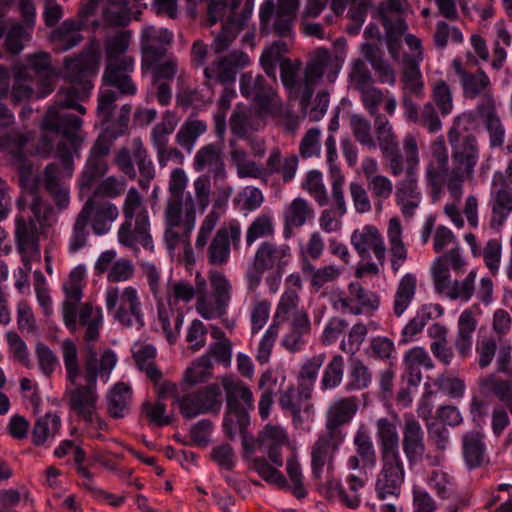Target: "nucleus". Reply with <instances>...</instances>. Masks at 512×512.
Segmentation results:
<instances>
[{
    "label": "nucleus",
    "instance_id": "obj_51",
    "mask_svg": "<svg viewBox=\"0 0 512 512\" xmlns=\"http://www.w3.org/2000/svg\"><path fill=\"white\" fill-rule=\"evenodd\" d=\"M463 94L466 98L474 99L477 96L491 95L488 91L490 89V80L487 74L479 69L476 73H469L461 81ZM484 98H482L483 100Z\"/></svg>",
    "mask_w": 512,
    "mask_h": 512
},
{
    "label": "nucleus",
    "instance_id": "obj_61",
    "mask_svg": "<svg viewBox=\"0 0 512 512\" xmlns=\"http://www.w3.org/2000/svg\"><path fill=\"white\" fill-rule=\"evenodd\" d=\"M343 374L344 359L341 355H335L324 370L321 380L322 389L327 390L337 387L342 381Z\"/></svg>",
    "mask_w": 512,
    "mask_h": 512
},
{
    "label": "nucleus",
    "instance_id": "obj_39",
    "mask_svg": "<svg viewBox=\"0 0 512 512\" xmlns=\"http://www.w3.org/2000/svg\"><path fill=\"white\" fill-rule=\"evenodd\" d=\"M404 67L402 72L403 82V96L412 94L417 98L424 96V82L422 73L419 69L421 56L411 58V56H404Z\"/></svg>",
    "mask_w": 512,
    "mask_h": 512
},
{
    "label": "nucleus",
    "instance_id": "obj_12",
    "mask_svg": "<svg viewBox=\"0 0 512 512\" xmlns=\"http://www.w3.org/2000/svg\"><path fill=\"white\" fill-rule=\"evenodd\" d=\"M177 124L176 116L170 111H166L161 122L152 129L151 141L161 167H165L170 161L177 164H183L184 162L183 153L178 148L169 145V136L173 133Z\"/></svg>",
    "mask_w": 512,
    "mask_h": 512
},
{
    "label": "nucleus",
    "instance_id": "obj_17",
    "mask_svg": "<svg viewBox=\"0 0 512 512\" xmlns=\"http://www.w3.org/2000/svg\"><path fill=\"white\" fill-rule=\"evenodd\" d=\"M133 66L134 59L130 56L122 55V58H111L103 74L104 84L117 88L119 94L134 95L137 89L129 76Z\"/></svg>",
    "mask_w": 512,
    "mask_h": 512
},
{
    "label": "nucleus",
    "instance_id": "obj_56",
    "mask_svg": "<svg viewBox=\"0 0 512 512\" xmlns=\"http://www.w3.org/2000/svg\"><path fill=\"white\" fill-rule=\"evenodd\" d=\"M250 425L248 411H226L223 419V431L226 437L233 441Z\"/></svg>",
    "mask_w": 512,
    "mask_h": 512
},
{
    "label": "nucleus",
    "instance_id": "obj_47",
    "mask_svg": "<svg viewBox=\"0 0 512 512\" xmlns=\"http://www.w3.org/2000/svg\"><path fill=\"white\" fill-rule=\"evenodd\" d=\"M207 130V125L201 120H187L178 130L175 141L187 153H191L197 139Z\"/></svg>",
    "mask_w": 512,
    "mask_h": 512
},
{
    "label": "nucleus",
    "instance_id": "obj_1",
    "mask_svg": "<svg viewBox=\"0 0 512 512\" xmlns=\"http://www.w3.org/2000/svg\"><path fill=\"white\" fill-rule=\"evenodd\" d=\"M99 68V56L92 50L83 51L78 56L64 59V79L69 86L61 88L42 121L45 138L55 134L59 138L56 157L62 162L63 172L55 163L48 164L43 173L35 171L32 164L23 162L19 168V182L26 192H67L65 178L72 176L73 154L78 151L83 139L80 136L82 119L68 111L69 108L81 114L86 109L79 102L89 98L93 88L92 79Z\"/></svg>",
    "mask_w": 512,
    "mask_h": 512
},
{
    "label": "nucleus",
    "instance_id": "obj_42",
    "mask_svg": "<svg viewBox=\"0 0 512 512\" xmlns=\"http://www.w3.org/2000/svg\"><path fill=\"white\" fill-rule=\"evenodd\" d=\"M132 399L131 387L123 382L114 385L107 395L108 413L111 417L119 419L124 417Z\"/></svg>",
    "mask_w": 512,
    "mask_h": 512
},
{
    "label": "nucleus",
    "instance_id": "obj_29",
    "mask_svg": "<svg viewBox=\"0 0 512 512\" xmlns=\"http://www.w3.org/2000/svg\"><path fill=\"white\" fill-rule=\"evenodd\" d=\"M222 149L219 144L209 143L202 146L195 154L193 168L201 172L208 169L214 177L215 182L225 177V163L222 159Z\"/></svg>",
    "mask_w": 512,
    "mask_h": 512
},
{
    "label": "nucleus",
    "instance_id": "obj_23",
    "mask_svg": "<svg viewBox=\"0 0 512 512\" xmlns=\"http://www.w3.org/2000/svg\"><path fill=\"white\" fill-rule=\"evenodd\" d=\"M342 441L343 437H338L327 431L319 435L311 451L312 474L316 479L321 478L325 465H332L334 454Z\"/></svg>",
    "mask_w": 512,
    "mask_h": 512
},
{
    "label": "nucleus",
    "instance_id": "obj_33",
    "mask_svg": "<svg viewBox=\"0 0 512 512\" xmlns=\"http://www.w3.org/2000/svg\"><path fill=\"white\" fill-rule=\"evenodd\" d=\"M405 377L410 386L417 387L422 381L420 368H434V363L428 352L422 347H414L404 355Z\"/></svg>",
    "mask_w": 512,
    "mask_h": 512
},
{
    "label": "nucleus",
    "instance_id": "obj_6",
    "mask_svg": "<svg viewBox=\"0 0 512 512\" xmlns=\"http://www.w3.org/2000/svg\"><path fill=\"white\" fill-rule=\"evenodd\" d=\"M123 213L125 221L118 230L119 243L133 249L135 254L139 252L137 244L146 250L153 251L149 217L140 194H127Z\"/></svg>",
    "mask_w": 512,
    "mask_h": 512
},
{
    "label": "nucleus",
    "instance_id": "obj_13",
    "mask_svg": "<svg viewBox=\"0 0 512 512\" xmlns=\"http://www.w3.org/2000/svg\"><path fill=\"white\" fill-rule=\"evenodd\" d=\"M249 62L247 54L240 50H233L229 54H219L204 68V76L208 81L219 84H233L238 70Z\"/></svg>",
    "mask_w": 512,
    "mask_h": 512
},
{
    "label": "nucleus",
    "instance_id": "obj_18",
    "mask_svg": "<svg viewBox=\"0 0 512 512\" xmlns=\"http://www.w3.org/2000/svg\"><path fill=\"white\" fill-rule=\"evenodd\" d=\"M401 445L410 467L422 461L425 452V434L421 424L413 416H405Z\"/></svg>",
    "mask_w": 512,
    "mask_h": 512
},
{
    "label": "nucleus",
    "instance_id": "obj_50",
    "mask_svg": "<svg viewBox=\"0 0 512 512\" xmlns=\"http://www.w3.org/2000/svg\"><path fill=\"white\" fill-rule=\"evenodd\" d=\"M489 205L492 212L490 227L499 230L512 212V194H493Z\"/></svg>",
    "mask_w": 512,
    "mask_h": 512
},
{
    "label": "nucleus",
    "instance_id": "obj_16",
    "mask_svg": "<svg viewBox=\"0 0 512 512\" xmlns=\"http://www.w3.org/2000/svg\"><path fill=\"white\" fill-rule=\"evenodd\" d=\"M111 142L103 135H100L88 157L84 170L79 180L80 189L91 190L94 185L107 171V163L105 157L109 154Z\"/></svg>",
    "mask_w": 512,
    "mask_h": 512
},
{
    "label": "nucleus",
    "instance_id": "obj_11",
    "mask_svg": "<svg viewBox=\"0 0 512 512\" xmlns=\"http://www.w3.org/2000/svg\"><path fill=\"white\" fill-rule=\"evenodd\" d=\"M177 401L182 415L188 419L200 414L218 413L222 407V390L220 385L212 383Z\"/></svg>",
    "mask_w": 512,
    "mask_h": 512
},
{
    "label": "nucleus",
    "instance_id": "obj_21",
    "mask_svg": "<svg viewBox=\"0 0 512 512\" xmlns=\"http://www.w3.org/2000/svg\"><path fill=\"white\" fill-rule=\"evenodd\" d=\"M477 115L489 135L492 149L502 148L505 142V127L497 113L496 103L492 95H485L476 107Z\"/></svg>",
    "mask_w": 512,
    "mask_h": 512
},
{
    "label": "nucleus",
    "instance_id": "obj_3",
    "mask_svg": "<svg viewBox=\"0 0 512 512\" xmlns=\"http://www.w3.org/2000/svg\"><path fill=\"white\" fill-rule=\"evenodd\" d=\"M340 69L337 59L324 48H318L310 55L301 77V62L284 58L280 64V77L284 87L293 88V93H300L306 99L314 93L315 85L322 79L324 74L327 79L333 82Z\"/></svg>",
    "mask_w": 512,
    "mask_h": 512
},
{
    "label": "nucleus",
    "instance_id": "obj_31",
    "mask_svg": "<svg viewBox=\"0 0 512 512\" xmlns=\"http://www.w3.org/2000/svg\"><path fill=\"white\" fill-rule=\"evenodd\" d=\"M116 360L115 353L110 349L104 351L101 358L98 359V353L94 345L88 344L81 376H100V378L107 379L116 364Z\"/></svg>",
    "mask_w": 512,
    "mask_h": 512
},
{
    "label": "nucleus",
    "instance_id": "obj_34",
    "mask_svg": "<svg viewBox=\"0 0 512 512\" xmlns=\"http://www.w3.org/2000/svg\"><path fill=\"white\" fill-rule=\"evenodd\" d=\"M376 429L381 458H401L396 424L387 418H380L376 422Z\"/></svg>",
    "mask_w": 512,
    "mask_h": 512
},
{
    "label": "nucleus",
    "instance_id": "obj_62",
    "mask_svg": "<svg viewBox=\"0 0 512 512\" xmlns=\"http://www.w3.org/2000/svg\"><path fill=\"white\" fill-rule=\"evenodd\" d=\"M212 362L209 354L202 355L186 372L184 379L192 385L206 381L212 376Z\"/></svg>",
    "mask_w": 512,
    "mask_h": 512
},
{
    "label": "nucleus",
    "instance_id": "obj_9",
    "mask_svg": "<svg viewBox=\"0 0 512 512\" xmlns=\"http://www.w3.org/2000/svg\"><path fill=\"white\" fill-rule=\"evenodd\" d=\"M350 87L359 94L360 101L368 114L375 118L384 102L386 91L376 87L375 80L366 63L356 59L349 73Z\"/></svg>",
    "mask_w": 512,
    "mask_h": 512
},
{
    "label": "nucleus",
    "instance_id": "obj_7",
    "mask_svg": "<svg viewBox=\"0 0 512 512\" xmlns=\"http://www.w3.org/2000/svg\"><path fill=\"white\" fill-rule=\"evenodd\" d=\"M291 256V249L287 244L277 245L265 241L257 249L252 264L248 267L246 278L248 288L254 290L261 282L265 271L273 270L280 279Z\"/></svg>",
    "mask_w": 512,
    "mask_h": 512
},
{
    "label": "nucleus",
    "instance_id": "obj_22",
    "mask_svg": "<svg viewBox=\"0 0 512 512\" xmlns=\"http://www.w3.org/2000/svg\"><path fill=\"white\" fill-rule=\"evenodd\" d=\"M401 102L404 115L409 122L424 128L431 134H435L442 129V121L432 102H427L418 107L408 95L402 96Z\"/></svg>",
    "mask_w": 512,
    "mask_h": 512
},
{
    "label": "nucleus",
    "instance_id": "obj_24",
    "mask_svg": "<svg viewBox=\"0 0 512 512\" xmlns=\"http://www.w3.org/2000/svg\"><path fill=\"white\" fill-rule=\"evenodd\" d=\"M15 240L23 261L40 255V233L35 221L22 216L16 218Z\"/></svg>",
    "mask_w": 512,
    "mask_h": 512
},
{
    "label": "nucleus",
    "instance_id": "obj_15",
    "mask_svg": "<svg viewBox=\"0 0 512 512\" xmlns=\"http://www.w3.org/2000/svg\"><path fill=\"white\" fill-rule=\"evenodd\" d=\"M382 468L377 475L375 490L381 500L398 498L404 482V463L401 458H381Z\"/></svg>",
    "mask_w": 512,
    "mask_h": 512
},
{
    "label": "nucleus",
    "instance_id": "obj_59",
    "mask_svg": "<svg viewBox=\"0 0 512 512\" xmlns=\"http://www.w3.org/2000/svg\"><path fill=\"white\" fill-rule=\"evenodd\" d=\"M353 443L356 447L358 457L369 466H374L376 462V451L369 433L360 427L355 436Z\"/></svg>",
    "mask_w": 512,
    "mask_h": 512
},
{
    "label": "nucleus",
    "instance_id": "obj_14",
    "mask_svg": "<svg viewBox=\"0 0 512 512\" xmlns=\"http://www.w3.org/2000/svg\"><path fill=\"white\" fill-rule=\"evenodd\" d=\"M172 41L173 33L168 29L145 27L141 32L142 67H152L162 61Z\"/></svg>",
    "mask_w": 512,
    "mask_h": 512
},
{
    "label": "nucleus",
    "instance_id": "obj_48",
    "mask_svg": "<svg viewBox=\"0 0 512 512\" xmlns=\"http://www.w3.org/2000/svg\"><path fill=\"white\" fill-rule=\"evenodd\" d=\"M416 285L417 280L413 274H406L400 280L393 304V311L397 317H400L404 313L413 300Z\"/></svg>",
    "mask_w": 512,
    "mask_h": 512
},
{
    "label": "nucleus",
    "instance_id": "obj_25",
    "mask_svg": "<svg viewBox=\"0 0 512 512\" xmlns=\"http://www.w3.org/2000/svg\"><path fill=\"white\" fill-rule=\"evenodd\" d=\"M85 26L82 19H66L49 35V41L57 52L68 51L83 41L81 30Z\"/></svg>",
    "mask_w": 512,
    "mask_h": 512
},
{
    "label": "nucleus",
    "instance_id": "obj_41",
    "mask_svg": "<svg viewBox=\"0 0 512 512\" xmlns=\"http://www.w3.org/2000/svg\"><path fill=\"white\" fill-rule=\"evenodd\" d=\"M312 393H302L301 386L289 385L280 392L279 405L282 410L288 411L294 421H301L302 403L311 398Z\"/></svg>",
    "mask_w": 512,
    "mask_h": 512
},
{
    "label": "nucleus",
    "instance_id": "obj_27",
    "mask_svg": "<svg viewBox=\"0 0 512 512\" xmlns=\"http://www.w3.org/2000/svg\"><path fill=\"white\" fill-rule=\"evenodd\" d=\"M225 391L226 411H249L254 409L253 393L241 380L232 377L222 378Z\"/></svg>",
    "mask_w": 512,
    "mask_h": 512
},
{
    "label": "nucleus",
    "instance_id": "obj_32",
    "mask_svg": "<svg viewBox=\"0 0 512 512\" xmlns=\"http://www.w3.org/2000/svg\"><path fill=\"white\" fill-rule=\"evenodd\" d=\"M284 88L287 90L290 100H297L299 102L300 110L304 117H307L311 122L319 121L323 118L330 100V95L327 91H319L314 100H312L313 93L304 99L300 93H293V88Z\"/></svg>",
    "mask_w": 512,
    "mask_h": 512
},
{
    "label": "nucleus",
    "instance_id": "obj_63",
    "mask_svg": "<svg viewBox=\"0 0 512 512\" xmlns=\"http://www.w3.org/2000/svg\"><path fill=\"white\" fill-rule=\"evenodd\" d=\"M480 386L491 389L512 413V384L510 381L498 380L494 375H489L480 380Z\"/></svg>",
    "mask_w": 512,
    "mask_h": 512
},
{
    "label": "nucleus",
    "instance_id": "obj_55",
    "mask_svg": "<svg viewBox=\"0 0 512 512\" xmlns=\"http://www.w3.org/2000/svg\"><path fill=\"white\" fill-rule=\"evenodd\" d=\"M325 354L315 355L304 362L299 372L298 385L301 386L302 393H312L314 382L318 371L323 365Z\"/></svg>",
    "mask_w": 512,
    "mask_h": 512
},
{
    "label": "nucleus",
    "instance_id": "obj_5",
    "mask_svg": "<svg viewBox=\"0 0 512 512\" xmlns=\"http://www.w3.org/2000/svg\"><path fill=\"white\" fill-rule=\"evenodd\" d=\"M460 124V118H455L448 131V141L452 149V168L447 179L450 192L461 191L463 183L472 178L479 156L475 135L461 128Z\"/></svg>",
    "mask_w": 512,
    "mask_h": 512
},
{
    "label": "nucleus",
    "instance_id": "obj_44",
    "mask_svg": "<svg viewBox=\"0 0 512 512\" xmlns=\"http://www.w3.org/2000/svg\"><path fill=\"white\" fill-rule=\"evenodd\" d=\"M313 215V209L302 198L298 197L288 206L285 218V237L288 238L293 227H300L305 224L308 218Z\"/></svg>",
    "mask_w": 512,
    "mask_h": 512
},
{
    "label": "nucleus",
    "instance_id": "obj_19",
    "mask_svg": "<svg viewBox=\"0 0 512 512\" xmlns=\"http://www.w3.org/2000/svg\"><path fill=\"white\" fill-rule=\"evenodd\" d=\"M85 211V219L87 222L92 220V229L97 235L105 234L109 230L108 223L118 216L117 207L100 197V194H94L89 198L79 214H83Z\"/></svg>",
    "mask_w": 512,
    "mask_h": 512
},
{
    "label": "nucleus",
    "instance_id": "obj_38",
    "mask_svg": "<svg viewBox=\"0 0 512 512\" xmlns=\"http://www.w3.org/2000/svg\"><path fill=\"white\" fill-rule=\"evenodd\" d=\"M484 435L479 431H469L462 437V454L469 469L481 467L486 461Z\"/></svg>",
    "mask_w": 512,
    "mask_h": 512
},
{
    "label": "nucleus",
    "instance_id": "obj_8",
    "mask_svg": "<svg viewBox=\"0 0 512 512\" xmlns=\"http://www.w3.org/2000/svg\"><path fill=\"white\" fill-rule=\"evenodd\" d=\"M298 8L299 0H265L259 9L261 33L290 37Z\"/></svg>",
    "mask_w": 512,
    "mask_h": 512
},
{
    "label": "nucleus",
    "instance_id": "obj_46",
    "mask_svg": "<svg viewBox=\"0 0 512 512\" xmlns=\"http://www.w3.org/2000/svg\"><path fill=\"white\" fill-rule=\"evenodd\" d=\"M230 241H227L225 228H219L207 251L208 262L214 266H223L230 258Z\"/></svg>",
    "mask_w": 512,
    "mask_h": 512
},
{
    "label": "nucleus",
    "instance_id": "obj_10",
    "mask_svg": "<svg viewBox=\"0 0 512 512\" xmlns=\"http://www.w3.org/2000/svg\"><path fill=\"white\" fill-rule=\"evenodd\" d=\"M240 92L250 99L261 114L280 112L282 102L276 90L261 74L247 72L240 77Z\"/></svg>",
    "mask_w": 512,
    "mask_h": 512
},
{
    "label": "nucleus",
    "instance_id": "obj_43",
    "mask_svg": "<svg viewBox=\"0 0 512 512\" xmlns=\"http://www.w3.org/2000/svg\"><path fill=\"white\" fill-rule=\"evenodd\" d=\"M195 205L191 194H170L167 200L164 216L165 225L180 226L183 220V214L187 215L189 205Z\"/></svg>",
    "mask_w": 512,
    "mask_h": 512
},
{
    "label": "nucleus",
    "instance_id": "obj_35",
    "mask_svg": "<svg viewBox=\"0 0 512 512\" xmlns=\"http://www.w3.org/2000/svg\"><path fill=\"white\" fill-rule=\"evenodd\" d=\"M298 157L294 154L282 157L278 147H274L265 164V178L272 174H278L284 183L292 181L298 169Z\"/></svg>",
    "mask_w": 512,
    "mask_h": 512
},
{
    "label": "nucleus",
    "instance_id": "obj_4",
    "mask_svg": "<svg viewBox=\"0 0 512 512\" xmlns=\"http://www.w3.org/2000/svg\"><path fill=\"white\" fill-rule=\"evenodd\" d=\"M62 351L67 380L74 386L68 392L69 408L84 422L92 423L97 415L96 409L99 396L96 388L98 377L82 376L85 383H79L78 379L81 376V370L75 343L70 339L64 340Z\"/></svg>",
    "mask_w": 512,
    "mask_h": 512
},
{
    "label": "nucleus",
    "instance_id": "obj_58",
    "mask_svg": "<svg viewBox=\"0 0 512 512\" xmlns=\"http://www.w3.org/2000/svg\"><path fill=\"white\" fill-rule=\"evenodd\" d=\"M432 103L437 106L442 116L449 115L453 110V96L450 86L442 79H438L432 86Z\"/></svg>",
    "mask_w": 512,
    "mask_h": 512
},
{
    "label": "nucleus",
    "instance_id": "obj_57",
    "mask_svg": "<svg viewBox=\"0 0 512 512\" xmlns=\"http://www.w3.org/2000/svg\"><path fill=\"white\" fill-rule=\"evenodd\" d=\"M242 26L240 21L231 19L225 23L222 30L215 36L211 44L212 51L219 55L226 51L236 39Z\"/></svg>",
    "mask_w": 512,
    "mask_h": 512
},
{
    "label": "nucleus",
    "instance_id": "obj_36",
    "mask_svg": "<svg viewBox=\"0 0 512 512\" xmlns=\"http://www.w3.org/2000/svg\"><path fill=\"white\" fill-rule=\"evenodd\" d=\"M53 194H22L17 199V206L20 210L29 208L35 219L41 226L48 225L54 207L52 204Z\"/></svg>",
    "mask_w": 512,
    "mask_h": 512
},
{
    "label": "nucleus",
    "instance_id": "obj_37",
    "mask_svg": "<svg viewBox=\"0 0 512 512\" xmlns=\"http://www.w3.org/2000/svg\"><path fill=\"white\" fill-rule=\"evenodd\" d=\"M229 147L231 163L236 168L237 175L240 178H265V166L250 160L246 150L241 148L236 140H230Z\"/></svg>",
    "mask_w": 512,
    "mask_h": 512
},
{
    "label": "nucleus",
    "instance_id": "obj_45",
    "mask_svg": "<svg viewBox=\"0 0 512 512\" xmlns=\"http://www.w3.org/2000/svg\"><path fill=\"white\" fill-rule=\"evenodd\" d=\"M61 427V419L57 414L47 413L37 419L32 430V443L43 445L49 438H54Z\"/></svg>",
    "mask_w": 512,
    "mask_h": 512
},
{
    "label": "nucleus",
    "instance_id": "obj_54",
    "mask_svg": "<svg viewBox=\"0 0 512 512\" xmlns=\"http://www.w3.org/2000/svg\"><path fill=\"white\" fill-rule=\"evenodd\" d=\"M325 497L328 501H339L350 509L359 507L361 499L359 494H351L340 481L331 479L325 485Z\"/></svg>",
    "mask_w": 512,
    "mask_h": 512
},
{
    "label": "nucleus",
    "instance_id": "obj_52",
    "mask_svg": "<svg viewBox=\"0 0 512 512\" xmlns=\"http://www.w3.org/2000/svg\"><path fill=\"white\" fill-rule=\"evenodd\" d=\"M105 22L112 26H126L131 20V9L127 0H108L103 8Z\"/></svg>",
    "mask_w": 512,
    "mask_h": 512
},
{
    "label": "nucleus",
    "instance_id": "obj_60",
    "mask_svg": "<svg viewBox=\"0 0 512 512\" xmlns=\"http://www.w3.org/2000/svg\"><path fill=\"white\" fill-rule=\"evenodd\" d=\"M350 126L355 139L369 149H376V141L371 132V123L362 115L350 116Z\"/></svg>",
    "mask_w": 512,
    "mask_h": 512
},
{
    "label": "nucleus",
    "instance_id": "obj_30",
    "mask_svg": "<svg viewBox=\"0 0 512 512\" xmlns=\"http://www.w3.org/2000/svg\"><path fill=\"white\" fill-rule=\"evenodd\" d=\"M356 411L357 404L353 398L337 400L327 411L325 431L344 438L341 427L351 421Z\"/></svg>",
    "mask_w": 512,
    "mask_h": 512
},
{
    "label": "nucleus",
    "instance_id": "obj_53",
    "mask_svg": "<svg viewBox=\"0 0 512 512\" xmlns=\"http://www.w3.org/2000/svg\"><path fill=\"white\" fill-rule=\"evenodd\" d=\"M32 30L22 23L12 25L5 35L4 48L11 55H18L31 39Z\"/></svg>",
    "mask_w": 512,
    "mask_h": 512
},
{
    "label": "nucleus",
    "instance_id": "obj_64",
    "mask_svg": "<svg viewBox=\"0 0 512 512\" xmlns=\"http://www.w3.org/2000/svg\"><path fill=\"white\" fill-rule=\"evenodd\" d=\"M348 290L351 298L358 302L367 313H372L378 309L380 300L376 293L366 290L357 282L350 283Z\"/></svg>",
    "mask_w": 512,
    "mask_h": 512
},
{
    "label": "nucleus",
    "instance_id": "obj_26",
    "mask_svg": "<svg viewBox=\"0 0 512 512\" xmlns=\"http://www.w3.org/2000/svg\"><path fill=\"white\" fill-rule=\"evenodd\" d=\"M351 243L362 258L369 256L371 249L380 265L385 261V246L381 234L374 226H365L362 230H355L351 235Z\"/></svg>",
    "mask_w": 512,
    "mask_h": 512
},
{
    "label": "nucleus",
    "instance_id": "obj_28",
    "mask_svg": "<svg viewBox=\"0 0 512 512\" xmlns=\"http://www.w3.org/2000/svg\"><path fill=\"white\" fill-rule=\"evenodd\" d=\"M120 302L114 318L125 327L136 325L138 329L142 328L145 323L136 289L131 286L126 287L121 294Z\"/></svg>",
    "mask_w": 512,
    "mask_h": 512
},
{
    "label": "nucleus",
    "instance_id": "obj_49",
    "mask_svg": "<svg viewBox=\"0 0 512 512\" xmlns=\"http://www.w3.org/2000/svg\"><path fill=\"white\" fill-rule=\"evenodd\" d=\"M210 282L217 315L222 316L226 313L230 301L231 285L227 278L217 271L210 273Z\"/></svg>",
    "mask_w": 512,
    "mask_h": 512
},
{
    "label": "nucleus",
    "instance_id": "obj_2",
    "mask_svg": "<svg viewBox=\"0 0 512 512\" xmlns=\"http://www.w3.org/2000/svg\"><path fill=\"white\" fill-rule=\"evenodd\" d=\"M374 127L376 141L391 174L399 176L405 172V180L398 187V192H414L417 188L416 171L419 165L416 137L411 133L404 136L402 141L404 154H402L393 126L384 115H377L374 118Z\"/></svg>",
    "mask_w": 512,
    "mask_h": 512
},
{
    "label": "nucleus",
    "instance_id": "obj_40",
    "mask_svg": "<svg viewBox=\"0 0 512 512\" xmlns=\"http://www.w3.org/2000/svg\"><path fill=\"white\" fill-rule=\"evenodd\" d=\"M132 155L140 174V188L148 190L150 182L155 178V169L152 160L148 157L147 150L139 138H135L132 141Z\"/></svg>",
    "mask_w": 512,
    "mask_h": 512
},
{
    "label": "nucleus",
    "instance_id": "obj_20",
    "mask_svg": "<svg viewBox=\"0 0 512 512\" xmlns=\"http://www.w3.org/2000/svg\"><path fill=\"white\" fill-rule=\"evenodd\" d=\"M432 161L427 167L426 175L433 192H441L448 189V152L444 138H436L431 145Z\"/></svg>",
    "mask_w": 512,
    "mask_h": 512
}]
</instances>
